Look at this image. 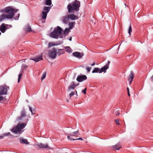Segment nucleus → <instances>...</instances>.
Here are the masks:
<instances>
[{
	"label": "nucleus",
	"instance_id": "nucleus-58",
	"mask_svg": "<svg viewBox=\"0 0 153 153\" xmlns=\"http://www.w3.org/2000/svg\"><path fill=\"white\" fill-rule=\"evenodd\" d=\"M68 100H67V102H68Z\"/></svg>",
	"mask_w": 153,
	"mask_h": 153
},
{
	"label": "nucleus",
	"instance_id": "nucleus-36",
	"mask_svg": "<svg viewBox=\"0 0 153 153\" xmlns=\"http://www.w3.org/2000/svg\"><path fill=\"white\" fill-rule=\"evenodd\" d=\"M4 136L5 137L8 135H11L10 133V132L4 133L3 134Z\"/></svg>",
	"mask_w": 153,
	"mask_h": 153
},
{
	"label": "nucleus",
	"instance_id": "nucleus-35",
	"mask_svg": "<svg viewBox=\"0 0 153 153\" xmlns=\"http://www.w3.org/2000/svg\"><path fill=\"white\" fill-rule=\"evenodd\" d=\"M19 16H20V14L19 13H18V14L16 16H15L14 18V19L15 20H18Z\"/></svg>",
	"mask_w": 153,
	"mask_h": 153
},
{
	"label": "nucleus",
	"instance_id": "nucleus-40",
	"mask_svg": "<svg viewBox=\"0 0 153 153\" xmlns=\"http://www.w3.org/2000/svg\"><path fill=\"white\" fill-rule=\"evenodd\" d=\"M65 51L69 53H71L72 52V51L71 49H67Z\"/></svg>",
	"mask_w": 153,
	"mask_h": 153
},
{
	"label": "nucleus",
	"instance_id": "nucleus-38",
	"mask_svg": "<svg viewBox=\"0 0 153 153\" xmlns=\"http://www.w3.org/2000/svg\"><path fill=\"white\" fill-rule=\"evenodd\" d=\"M120 113L117 110L114 112V114L116 116H118L120 114Z\"/></svg>",
	"mask_w": 153,
	"mask_h": 153
},
{
	"label": "nucleus",
	"instance_id": "nucleus-33",
	"mask_svg": "<svg viewBox=\"0 0 153 153\" xmlns=\"http://www.w3.org/2000/svg\"><path fill=\"white\" fill-rule=\"evenodd\" d=\"M63 42L62 41H58L56 42V45H61V44H62Z\"/></svg>",
	"mask_w": 153,
	"mask_h": 153
},
{
	"label": "nucleus",
	"instance_id": "nucleus-7",
	"mask_svg": "<svg viewBox=\"0 0 153 153\" xmlns=\"http://www.w3.org/2000/svg\"><path fill=\"white\" fill-rule=\"evenodd\" d=\"M12 26L11 25L6 24L5 23H2L0 26V31L2 33H4L6 30L12 27Z\"/></svg>",
	"mask_w": 153,
	"mask_h": 153
},
{
	"label": "nucleus",
	"instance_id": "nucleus-50",
	"mask_svg": "<svg viewBox=\"0 0 153 153\" xmlns=\"http://www.w3.org/2000/svg\"><path fill=\"white\" fill-rule=\"evenodd\" d=\"M95 64V62H94L91 65V66H94Z\"/></svg>",
	"mask_w": 153,
	"mask_h": 153
},
{
	"label": "nucleus",
	"instance_id": "nucleus-45",
	"mask_svg": "<svg viewBox=\"0 0 153 153\" xmlns=\"http://www.w3.org/2000/svg\"><path fill=\"white\" fill-rule=\"evenodd\" d=\"M127 89L128 95L129 97H130V93H129V88H128V87H127Z\"/></svg>",
	"mask_w": 153,
	"mask_h": 153
},
{
	"label": "nucleus",
	"instance_id": "nucleus-25",
	"mask_svg": "<svg viewBox=\"0 0 153 153\" xmlns=\"http://www.w3.org/2000/svg\"><path fill=\"white\" fill-rule=\"evenodd\" d=\"M51 8V7H44L43 10L45 12L48 13Z\"/></svg>",
	"mask_w": 153,
	"mask_h": 153
},
{
	"label": "nucleus",
	"instance_id": "nucleus-21",
	"mask_svg": "<svg viewBox=\"0 0 153 153\" xmlns=\"http://www.w3.org/2000/svg\"><path fill=\"white\" fill-rule=\"evenodd\" d=\"M64 53H65V51L64 49H59L58 50V52H57V54L59 56Z\"/></svg>",
	"mask_w": 153,
	"mask_h": 153
},
{
	"label": "nucleus",
	"instance_id": "nucleus-20",
	"mask_svg": "<svg viewBox=\"0 0 153 153\" xmlns=\"http://www.w3.org/2000/svg\"><path fill=\"white\" fill-rule=\"evenodd\" d=\"M108 68L107 66L105 65L102 67L101 68V69H100V72L101 73L102 72L105 73L106 72V70Z\"/></svg>",
	"mask_w": 153,
	"mask_h": 153
},
{
	"label": "nucleus",
	"instance_id": "nucleus-22",
	"mask_svg": "<svg viewBox=\"0 0 153 153\" xmlns=\"http://www.w3.org/2000/svg\"><path fill=\"white\" fill-rule=\"evenodd\" d=\"M20 141L21 143H24L26 144H28L29 143L27 142V139H24L22 138H19Z\"/></svg>",
	"mask_w": 153,
	"mask_h": 153
},
{
	"label": "nucleus",
	"instance_id": "nucleus-34",
	"mask_svg": "<svg viewBox=\"0 0 153 153\" xmlns=\"http://www.w3.org/2000/svg\"><path fill=\"white\" fill-rule=\"evenodd\" d=\"M22 76V74H19L18 82H20V80L21 79Z\"/></svg>",
	"mask_w": 153,
	"mask_h": 153
},
{
	"label": "nucleus",
	"instance_id": "nucleus-26",
	"mask_svg": "<svg viewBox=\"0 0 153 153\" xmlns=\"http://www.w3.org/2000/svg\"><path fill=\"white\" fill-rule=\"evenodd\" d=\"M69 19L71 20H74L75 19L76 16L74 14H71L68 16Z\"/></svg>",
	"mask_w": 153,
	"mask_h": 153
},
{
	"label": "nucleus",
	"instance_id": "nucleus-30",
	"mask_svg": "<svg viewBox=\"0 0 153 153\" xmlns=\"http://www.w3.org/2000/svg\"><path fill=\"white\" fill-rule=\"evenodd\" d=\"M56 44L54 43H53L49 42L48 43V48H49L52 46H56Z\"/></svg>",
	"mask_w": 153,
	"mask_h": 153
},
{
	"label": "nucleus",
	"instance_id": "nucleus-19",
	"mask_svg": "<svg viewBox=\"0 0 153 153\" xmlns=\"http://www.w3.org/2000/svg\"><path fill=\"white\" fill-rule=\"evenodd\" d=\"M112 147L114 150H119L122 147V146L120 144H117L113 146Z\"/></svg>",
	"mask_w": 153,
	"mask_h": 153
},
{
	"label": "nucleus",
	"instance_id": "nucleus-9",
	"mask_svg": "<svg viewBox=\"0 0 153 153\" xmlns=\"http://www.w3.org/2000/svg\"><path fill=\"white\" fill-rule=\"evenodd\" d=\"M87 79V77L85 75H78L76 78V80L79 82H81Z\"/></svg>",
	"mask_w": 153,
	"mask_h": 153
},
{
	"label": "nucleus",
	"instance_id": "nucleus-18",
	"mask_svg": "<svg viewBox=\"0 0 153 153\" xmlns=\"http://www.w3.org/2000/svg\"><path fill=\"white\" fill-rule=\"evenodd\" d=\"M70 29L68 28H66L64 31L63 30V34L64 35V37H65L66 36L68 35L69 33L71 31Z\"/></svg>",
	"mask_w": 153,
	"mask_h": 153
},
{
	"label": "nucleus",
	"instance_id": "nucleus-1",
	"mask_svg": "<svg viewBox=\"0 0 153 153\" xmlns=\"http://www.w3.org/2000/svg\"><path fill=\"white\" fill-rule=\"evenodd\" d=\"M80 6V2L77 0H75L67 5V8L69 13H72L74 11L77 12L79 10Z\"/></svg>",
	"mask_w": 153,
	"mask_h": 153
},
{
	"label": "nucleus",
	"instance_id": "nucleus-51",
	"mask_svg": "<svg viewBox=\"0 0 153 153\" xmlns=\"http://www.w3.org/2000/svg\"><path fill=\"white\" fill-rule=\"evenodd\" d=\"M76 140H83V139H82V138H76Z\"/></svg>",
	"mask_w": 153,
	"mask_h": 153
},
{
	"label": "nucleus",
	"instance_id": "nucleus-39",
	"mask_svg": "<svg viewBox=\"0 0 153 153\" xmlns=\"http://www.w3.org/2000/svg\"><path fill=\"white\" fill-rule=\"evenodd\" d=\"M74 95V92L73 91H71V93L69 94V95L70 97L71 98Z\"/></svg>",
	"mask_w": 153,
	"mask_h": 153
},
{
	"label": "nucleus",
	"instance_id": "nucleus-10",
	"mask_svg": "<svg viewBox=\"0 0 153 153\" xmlns=\"http://www.w3.org/2000/svg\"><path fill=\"white\" fill-rule=\"evenodd\" d=\"M14 16V13H10L8 15L3 14L2 15L1 19L3 20L5 18L12 19Z\"/></svg>",
	"mask_w": 153,
	"mask_h": 153
},
{
	"label": "nucleus",
	"instance_id": "nucleus-14",
	"mask_svg": "<svg viewBox=\"0 0 153 153\" xmlns=\"http://www.w3.org/2000/svg\"><path fill=\"white\" fill-rule=\"evenodd\" d=\"M78 85H76L74 81H72L71 85L69 86L68 90L69 91H71V89L74 90Z\"/></svg>",
	"mask_w": 153,
	"mask_h": 153
},
{
	"label": "nucleus",
	"instance_id": "nucleus-57",
	"mask_svg": "<svg viewBox=\"0 0 153 153\" xmlns=\"http://www.w3.org/2000/svg\"><path fill=\"white\" fill-rule=\"evenodd\" d=\"M124 5H125V6H126V4L124 3Z\"/></svg>",
	"mask_w": 153,
	"mask_h": 153
},
{
	"label": "nucleus",
	"instance_id": "nucleus-59",
	"mask_svg": "<svg viewBox=\"0 0 153 153\" xmlns=\"http://www.w3.org/2000/svg\"><path fill=\"white\" fill-rule=\"evenodd\" d=\"M5 1H6L7 0H5Z\"/></svg>",
	"mask_w": 153,
	"mask_h": 153
},
{
	"label": "nucleus",
	"instance_id": "nucleus-24",
	"mask_svg": "<svg viewBox=\"0 0 153 153\" xmlns=\"http://www.w3.org/2000/svg\"><path fill=\"white\" fill-rule=\"evenodd\" d=\"M68 16H65L63 18V22L65 24H67L69 21Z\"/></svg>",
	"mask_w": 153,
	"mask_h": 153
},
{
	"label": "nucleus",
	"instance_id": "nucleus-8",
	"mask_svg": "<svg viewBox=\"0 0 153 153\" xmlns=\"http://www.w3.org/2000/svg\"><path fill=\"white\" fill-rule=\"evenodd\" d=\"M53 51L49 52L48 54L49 57L53 59H55L56 57L57 54L56 49L55 48H53Z\"/></svg>",
	"mask_w": 153,
	"mask_h": 153
},
{
	"label": "nucleus",
	"instance_id": "nucleus-37",
	"mask_svg": "<svg viewBox=\"0 0 153 153\" xmlns=\"http://www.w3.org/2000/svg\"><path fill=\"white\" fill-rule=\"evenodd\" d=\"M91 69V67H87V68H86V69L87 72L89 73Z\"/></svg>",
	"mask_w": 153,
	"mask_h": 153
},
{
	"label": "nucleus",
	"instance_id": "nucleus-44",
	"mask_svg": "<svg viewBox=\"0 0 153 153\" xmlns=\"http://www.w3.org/2000/svg\"><path fill=\"white\" fill-rule=\"evenodd\" d=\"M110 63V62L109 61H108L107 63L105 65V66H107L108 67V68H109V65Z\"/></svg>",
	"mask_w": 153,
	"mask_h": 153
},
{
	"label": "nucleus",
	"instance_id": "nucleus-13",
	"mask_svg": "<svg viewBox=\"0 0 153 153\" xmlns=\"http://www.w3.org/2000/svg\"><path fill=\"white\" fill-rule=\"evenodd\" d=\"M30 60L34 61L36 62H38L39 61L42 60V55L37 56L33 57L32 59H30Z\"/></svg>",
	"mask_w": 153,
	"mask_h": 153
},
{
	"label": "nucleus",
	"instance_id": "nucleus-3",
	"mask_svg": "<svg viewBox=\"0 0 153 153\" xmlns=\"http://www.w3.org/2000/svg\"><path fill=\"white\" fill-rule=\"evenodd\" d=\"M63 31L62 29L59 26H57L54 28L53 31L51 33V37L56 39L59 36L60 38H63V37L62 35Z\"/></svg>",
	"mask_w": 153,
	"mask_h": 153
},
{
	"label": "nucleus",
	"instance_id": "nucleus-52",
	"mask_svg": "<svg viewBox=\"0 0 153 153\" xmlns=\"http://www.w3.org/2000/svg\"><path fill=\"white\" fill-rule=\"evenodd\" d=\"M1 18H2V15L1 16H0V22L1 21H2L3 20V19H1Z\"/></svg>",
	"mask_w": 153,
	"mask_h": 153
},
{
	"label": "nucleus",
	"instance_id": "nucleus-49",
	"mask_svg": "<svg viewBox=\"0 0 153 153\" xmlns=\"http://www.w3.org/2000/svg\"><path fill=\"white\" fill-rule=\"evenodd\" d=\"M150 79L152 81H153V75L151 77Z\"/></svg>",
	"mask_w": 153,
	"mask_h": 153
},
{
	"label": "nucleus",
	"instance_id": "nucleus-27",
	"mask_svg": "<svg viewBox=\"0 0 153 153\" xmlns=\"http://www.w3.org/2000/svg\"><path fill=\"white\" fill-rule=\"evenodd\" d=\"M100 68H94V70L92 71V73H100Z\"/></svg>",
	"mask_w": 153,
	"mask_h": 153
},
{
	"label": "nucleus",
	"instance_id": "nucleus-4",
	"mask_svg": "<svg viewBox=\"0 0 153 153\" xmlns=\"http://www.w3.org/2000/svg\"><path fill=\"white\" fill-rule=\"evenodd\" d=\"M8 89H9V87L6 85L0 86V102L4 100V97L1 95L6 94Z\"/></svg>",
	"mask_w": 153,
	"mask_h": 153
},
{
	"label": "nucleus",
	"instance_id": "nucleus-55",
	"mask_svg": "<svg viewBox=\"0 0 153 153\" xmlns=\"http://www.w3.org/2000/svg\"><path fill=\"white\" fill-rule=\"evenodd\" d=\"M78 19V17L76 16V17H75V19Z\"/></svg>",
	"mask_w": 153,
	"mask_h": 153
},
{
	"label": "nucleus",
	"instance_id": "nucleus-32",
	"mask_svg": "<svg viewBox=\"0 0 153 153\" xmlns=\"http://www.w3.org/2000/svg\"><path fill=\"white\" fill-rule=\"evenodd\" d=\"M46 72L42 74V77L41 78V80H43V79H44L45 78V77H46Z\"/></svg>",
	"mask_w": 153,
	"mask_h": 153
},
{
	"label": "nucleus",
	"instance_id": "nucleus-17",
	"mask_svg": "<svg viewBox=\"0 0 153 153\" xmlns=\"http://www.w3.org/2000/svg\"><path fill=\"white\" fill-rule=\"evenodd\" d=\"M78 131H76L72 133V134H70L69 136H68V139L71 140H76V138H74L73 137L74 135V134H76L77 133Z\"/></svg>",
	"mask_w": 153,
	"mask_h": 153
},
{
	"label": "nucleus",
	"instance_id": "nucleus-16",
	"mask_svg": "<svg viewBox=\"0 0 153 153\" xmlns=\"http://www.w3.org/2000/svg\"><path fill=\"white\" fill-rule=\"evenodd\" d=\"M24 29L27 33H29L32 32L31 27L28 24L25 26Z\"/></svg>",
	"mask_w": 153,
	"mask_h": 153
},
{
	"label": "nucleus",
	"instance_id": "nucleus-23",
	"mask_svg": "<svg viewBox=\"0 0 153 153\" xmlns=\"http://www.w3.org/2000/svg\"><path fill=\"white\" fill-rule=\"evenodd\" d=\"M48 13L45 12V11H43L42 12V18L43 19H45L46 18Z\"/></svg>",
	"mask_w": 153,
	"mask_h": 153
},
{
	"label": "nucleus",
	"instance_id": "nucleus-41",
	"mask_svg": "<svg viewBox=\"0 0 153 153\" xmlns=\"http://www.w3.org/2000/svg\"><path fill=\"white\" fill-rule=\"evenodd\" d=\"M87 88H85L84 89L82 90V92L84 94H86V91Z\"/></svg>",
	"mask_w": 153,
	"mask_h": 153
},
{
	"label": "nucleus",
	"instance_id": "nucleus-6",
	"mask_svg": "<svg viewBox=\"0 0 153 153\" xmlns=\"http://www.w3.org/2000/svg\"><path fill=\"white\" fill-rule=\"evenodd\" d=\"M18 10V9H16L15 8H13L10 6H8L2 10H1V12L10 14V13L15 14V13Z\"/></svg>",
	"mask_w": 153,
	"mask_h": 153
},
{
	"label": "nucleus",
	"instance_id": "nucleus-12",
	"mask_svg": "<svg viewBox=\"0 0 153 153\" xmlns=\"http://www.w3.org/2000/svg\"><path fill=\"white\" fill-rule=\"evenodd\" d=\"M134 78V74L133 72L131 71L130 72V73L129 76V78L128 79V81H129V83L131 84Z\"/></svg>",
	"mask_w": 153,
	"mask_h": 153
},
{
	"label": "nucleus",
	"instance_id": "nucleus-31",
	"mask_svg": "<svg viewBox=\"0 0 153 153\" xmlns=\"http://www.w3.org/2000/svg\"><path fill=\"white\" fill-rule=\"evenodd\" d=\"M132 32V27L131 25V24H130V26L129 27L128 30V33L130 35H131V33Z\"/></svg>",
	"mask_w": 153,
	"mask_h": 153
},
{
	"label": "nucleus",
	"instance_id": "nucleus-47",
	"mask_svg": "<svg viewBox=\"0 0 153 153\" xmlns=\"http://www.w3.org/2000/svg\"><path fill=\"white\" fill-rule=\"evenodd\" d=\"M64 48L65 49H68V48L71 49V48H70V47L69 46H66V47H65Z\"/></svg>",
	"mask_w": 153,
	"mask_h": 153
},
{
	"label": "nucleus",
	"instance_id": "nucleus-29",
	"mask_svg": "<svg viewBox=\"0 0 153 153\" xmlns=\"http://www.w3.org/2000/svg\"><path fill=\"white\" fill-rule=\"evenodd\" d=\"M75 22H70L68 23V25L69 26V27L68 28L70 29H72L73 27V25Z\"/></svg>",
	"mask_w": 153,
	"mask_h": 153
},
{
	"label": "nucleus",
	"instance_id": "nucleus-11",
	"mask_svg": "<svg viewBox=\"0 0 153 153\" xmlns=\"http://www.w3.org/2000/svg\"><path fill=\"white\" fill-rule=\"evenodd\" d=\"M73 56L78 58H81L84 55V54L80 52H75L72 53Z\"/></svg>",
	"mask_w": 153,
	"mask_h": 153
},
{
	"label": "nucleus",
	"instance_id": "nucleus-56",
	"mask_svg": "<svg viewBox=\"0 0 153 153\" xmlns=\"http://www.w3.org/2000/svg\"><path fill=\"white\" fill-rule=\"evenodd\" d=\"M75 91L76 92V94L77 96L78 95H77V91L76 90H75Z\"/></svg>",
	"mask_w": 153,
	"mask_h": 153
},
{
	"label": "nucleus",
	"instance_id": "nucleus-46",
	"mask_svg": "<svg viewBox=\"0 0 153 153\" xmlns=\"http://www.w3.org/2000/svg\"><path fill=\"white\" fill-rule=\"evenodd\" d=\"M31 112L32 113V114H34L35 113V111L34 110H33Z\"/></svg>",
	"mask_w": 153,
	"mask_h": 153
},
{
	"label": "nucleus",
	"instance_id": "nucleus-28",
	"mask_svg": "<svg viewBox=\"0 0 153 153\" xmlns=\"http://www.w3.org/2000/svg\"><path fill=\"white\" fill-rule=\"evenodd\" d=\"M52 4L51 0H45V4L47 5L50 6Z\"/></svg>",
	"mask_w": 153,
	"mask_h": 153
},
{
	"label": "nucleus",
	"instance_id": "nucleus-48",
	"mask_svg": "<svg viewBox=\"0 0 153 153\" xmlns=\"http://www.w3.org/2000/svg\"><path fill=\"white\" fill-rule=\"evenodd\" d=\"M29 107L30 111V112H32V111H33L32 110V108L31 107H30V106H29Z\"/></svg>",
	"mask_w": 153,
	"mask_h": 153
},
{
	"label": "nucleus",
	"instance_id": "nucleus-42",
	"mask_svg": "<svg viewBox=\"0 0 153 153\" xmlns=\"http://www.w3.org/2000/svg\"><path fill=\"white\" fill-rule=\"evenodd\" d=\"M28 67V66L26 65L25 64H24L22 65V69L23 70H24L27 67Z\"/></svg>",
	"mask_w": 153,
	"mask_h": 153
},
{
	"label": "nucleus",
	"instance_id": "nucleus-53",
	"mask_svg": "<svg viewBox=\"0 0 153 153\" xmlns=\"http://www.w3.org/2000/svg\"><path fill=\"white\" fill-rule=\"evenodd\" d=\"M4 137V136L3 135V136H0V139H2Z\"/></svg>",
	"mask_w": 153,
	"mask_h": 153
},
{
	"label": "nucleus",
	"instance_id": "nucleus-5",
	"mask_svg": "<svg viewBox=\"0 0 153 153\" xmlns=\"http://www.w3.org/2000/svg\"><path fill=\"white\" fill-rule=\"evenodd\" d=\"M26 125H17V126L12 128L11 131L16 134H20L22 129H23Z\"/></svg>",
	"mask_w": 153,
	"mask_h": 153
},
{
	"label": "nucleus",
	"instance_id": "nucleus-54",
	"mask_svg": "<svg viewBox=\"0 0 153 153\" xmlns=\"http://www.w3.org/2000/svg\"><path fill=\"white\" fill-rule=\"evenodd\" d=\"M72 37H70L69 39V40L70 41H71L72 40Z\"/></svg>",
	"mask_w": 153,
	"mask_h": 153
},
{
	"label": "nucleus",
	"instance_id": "nucleus-2",
	"mask_svg": "<svg viewBox=\"0 0 153 153\" xmlns=\"http://www.w3.org/2000/svg\"><path fill=\"white\" fill-rule=\"evenodd\" d=\"M27 118V114L25 109H23L20 112V116L16 118V122H18L17 124H26L28 121Z\"/></svg>",
	"mask_w": 153,
	"mask_h": 153
},
{
	"label": "nucleus",
	"instance_id": "nucleus-43",
	"mask_svg": "<svg viewBox=\"0 0 153 153\" xmlns=\"http://www.w3.org/2000/svg\"><path fill=\"white\" fill-rule=\"evenodd\" d=\"M114 121L117 124H121L119 123V120L118 119H116L114 120Z\"/></svg>",
	"mask_w": 153,
	"mask_h": 153
},
{
	"label": "nucleus",
	"instance_id": "nucleus-15",
	"mask_svg": "<svg viewBox=\"0 0 153 153\" xmlns=\"http://www.w3.org/2000/svg\"><path fill=\"white\" fill-rule=\"evenodd\" d=\"M37 146L40 148H48L49 149H50V148L48 146L47 144H43L42 143H40L39 144H37Z\"/></svg>",
	"mask_w": 153,
	"mask_h": 153
}]
</instances>
